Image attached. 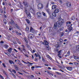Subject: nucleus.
<instances>
[{
	"mask_svg": "<svg viewBox=\"0 0 79 79\" xmlns=\"http://www.w3.org/2000/svg\"><path fill=\"white\" fill-rule=\"evenodd\" d=\"M59 41H60V42H63V40L62 39H60L59 40Z\"/></svg>",
	"mask_w": 79,
	"mask_h": 79,
	"instance_id": "c03bdc74",
	"label": "nucleus"
},
{
	"mask_svg": "<svg viewBox=\"0 0 79 79\" xmlns=\"http://www.w3.org/2000/svg\"><path fill=\"white\" fill-rule=\"evenodd\" d=\"M50 18H51V19H54V18L53 17V16L51 15L50 16Z\"/></svg>",
	"mask_w": 79,
	"mask_h": 79,
	"instance_id": "79ce46f5",
	"label": "nucleus"
},
{
	"mask_svg": "<svg viewBox=\"0 0 79 79\" xmlns=\"http://www.w3.org/2000/svg\"><path fill=\"white\" fill-rule=\"evenodd\" d=\"M57 44L58 45L57 47H59V45H61L62 44H61V43L60 42H57Z\"/></svg>",
	"mask_w": 79,
	"mask_h": 79,
	"instance_id": "dca6fc26",
	"label": "nucleus"
},
{
	"mask_svg": "<svg viewBox=\"0 0 79 79\" xmlns=\"http://www.w3.org/2000/svg\"><path fill=\"white\" fill-rule=\"evenodd\" d=\"M16 28H17L18 29H19V26H17L16 27Z\"/></svg>",
	"mask_w": 79,
	"mask_h": 79,
	"instance_id": "0e129e2a",
	"label": "nucleus"
},
{
	"mask_svg": "<svg viewBox=\"0 0 79 79\" xmlns=\"http://www.w3.org/2000/svg\"><path fill=\"white\" fill-rule=\"evenodd\" d=\"M52 15L53 16H54V17H56V13L54 12L52 14Z\"/></svg>",
	"mask_w": 79,
	"mask_h": 79,
	"instance_id": "4468645a",
	"label": "nucleus"
},
{
	"mask_svg": "<svg viewBox=\"0 0 79 79\" xmlns=\"http://www.w3.org/2000/svg\"><path fill=\"white\" fill-rule=\"evenodd\" d=\"M67 69L68 70H69V71H72L73 70V68L71 67H68Z\"/></svg>",
	"mask_w": 79,
	"mask_h": 79,
	"instance_id": "ddd939ff",
	"label": "nucleus"
},
{
	"mask_svg": "<svg viewBox=\"0 0 79 79\" xmlns=\"http://www.w3.org/2000/svg\"><path fill=\"white\" fill-rule=\"evenodd\" d=\"M59 2L60 4H62L63 3V2L62 1V0H59Z\"/></svg>",
	"mask_w": 79,
	"mask_h": 79,
	"instance_id": "2f4dec72",
	"label": "nucleus"
},
{
	"mask_svg": "<svg viewBox=\"0 0 79 79\" xmlns=\"http://www.w3.org/2000/svg\"><path fill=\"white\" fill-rule=\"evenodd\" d=\"M36 15H37L38 17H40L41 16V15H42V13L39 12L37 13Z\"/></svg>",
	"mask_w": 79,
	"mask_h": 79,
	"instance_id": "1a4fd4ad",
	"label": "nucleus"
},
{
	"mask_svg": "<svg viewBox=\"0 0 79 79\" xmlns=\"http://www.w3.org/2000/svg\"><path fill=\"white\" fill-rule=\"evenodd\" d=\"M9 62L10 64H15V62L11 60H9Z\"/></svg>",
	"mask_w": 79,
	"mask_h": 79,
	"instance_id": "9b49d317",
	"label": "nucleus"
},
{
	"mask_svg": "<svg viewBox=\"0 0 79 79\" xmlns=\"http://www.w3.org/2000/svg\"><path fill=\"white\" fill-rule=\"evenodd\" d=\"M48 5L49 4L48 3L46 4V8H47L48 7Z\"/></svg>",
	"mask_w": 79,
	"mask_h": 79,
	"instance_id": "4c0bfd02",
	"label": "nucleus"
},
{
	"mask_svg": "<svg viewBox=\"0 0 79 79\" xmlns=\"http://www.w3.org/2000/svg\"><path fill=\"white\" fill-rule=\"evenodd\" d=\"M15 69L17 71H18V65H15Z\"/></svg>",
	"mask_w": 79,
	"mask_h": 79,
	"instance_id": "412c9836",
	"label": "nucleus"
},
{
	"mask_svg": "<svg viewBox=\"0 0 79 79\" xmlns=\"http://www.w3.org/2000/svg\"><path fill=\"white\" fill-rule=\"evenodd\" d=\"M3 73L4 74H6V73L5 71L3 70Z\"/></svg>",
	"mask_w": 79,
	"mask_h": 79,
	"instance_id": "5fc2aeb1",
	"label": "nucleus"
},
{
	"mask_svg": "<svg viewBox=\"0 0 79 79\" xmlns=\"http://www.w3.org/2000/svg\"><path fill=\"white\" fill-rule=\"evenodd\" d=\"M67 55H68L69 56L70 55V52L68 51L67 53Z\"/></svg>",
	"mask_w": 79,
	"mask_h": 79,
	"instance_id": "a19ab883",
	"label": "nucleus"
},
{
	"mask_svg": "<svg viewBox=\"0 0 79 79\" xmlns=\"http://www.w3.org/2000/svg\"><path fill=\"white\" fill-rule=\"evenodd\" d=\"M35 55L36 57H38V55L36 53H35Z\"/></svg>",
	"mask_w": 79,
	"mask_h": 79,
	"instance_id": "4d7b16f0",
	"label": "nucleus"
},
{
	"mask_svg": "<svg viewBox=\"0 0 79 79\" xmlns=\"http://www.w3.org/2000/svg\"><path fill=\"white\" fill-rule=\"evenodd\" d=\"M4 47L6 48H7L8 47V45L7 44H6L4 45Z\"/></svg>",
	"mask_w": 79,
	"mask_h": 79,
	"instance_id": "cd10ccee",
	"label": "nucleus"
},
{
	"mask_svg": "<svg viewBox=\"0 0 79 79\" xmlns=\"http://www.w3.org/2000/svg\"><path fill=\"white\" fill-rule=\"evenodd\" d=\"M30 31L31 32H34V28H32V27H30Z\"/></svg>",
	"mask_w": 79,
	"mask_h": 79,
	"instance_id": "9d476101",
	"label": "nucleus"
},
{
	"mask_svg": "<svg viewBox=\"0 0 79 79\" xmlns=\"http://www.w3.org/2000/svg\"><path fill=\"white\" fill-rule=\"evenodd\" d=\"M0 11L2 13H3V10H2V9H0Z\"/></svg>",
	"mask_w": 79,
	"mask_h": 79,
	"instance_id": "a18cd8bd",
	"label": "nucleus"
},
{
	"mask_svg": "<svg viewBox=\"0 0 79 79\" xmlns=\"http://www.w3.org/2000/svg\"><path fill=\"white\" fill-rule=\"evenodd\" d=\"M18 64H19L20 66H22L23 64L21 63H18Z\"/></svg>",
	"mask_w": 79,
	"mask_h": 79,
	"instance_id": "603ef678",
	"label": "nucleus"
},
{
	"mask_svg": "<svg viewBox=\"0 0 79 79\" xmlns=\"http://www.w3.org/2000/svg\"><path fill=\"white\" fill-rule=\"evenodd\" d=\"M76 48L77 52H79V45L77 46Z\"/></svg>",
	"mask_w": 79,
	"mask_h": 79,
	"instance_id": "4be33fe9",
	"label": "nucleus"
},
{
	"mask_svg": "<svg viewBox=\"0 0 79 79\" xmlns=\"http://www.w3.org/2000/svg\"><path fill=\"white\" fill-rule=\"evenodd\" d=\"M44 42L45 43V45H47V46L46 47V48H47L48 50H50V49L48 48V47H49V46H48V42L47 41L44 40Z\"/></svg>",
	"mask_w": 79,
	"mask_h": 79,
	"instance_id": "f03ea898",
	"label": "nucleus"
},
{
	"mask_svg": "<svg viewBox=\"0 0 79 79\" xmlns=\"http://www.w3.org/2000/svg\"><path fill=\"white\" fill-rule=\"evenodd\" d=\"M35 68H41V66H35Z\"/></svg>",
	"mask_w": 79,
	"mask_h": 79,
	"instance_id": "3c124183",
	"label": "nucleus"
},
{
	"mask_svg": "<svg viewBox=\"0 0 79 79\" xmlns=\"http://www.w3.org/2000/svg\"><path fill=\"white\" fill-rule=\"evenodd\" d=\"M55 73L56 74H58V75H61V73H60L59 72H56Z\"/></svg>",
	"mask_w": 79,
	"mask_h": 79,
	"instance_id": "72a5a7b5",
	"label": "nucleus"
},
{
	"mask_svg": "<svg viewBox=\"0 0 79 79\" xmlns=\"http://www.w3.org/2000/svg\"><path fill=\"white\" fill-rule=\"evenodd\" d=\"M27 17L28 18H29V19H31V13H27Z\"/></svg>",
	"mask_w": 79,
	"mask_h": 79,
	"instance_id": "423d86ee",
	"label": "nucleus"
},
{
	"mask_svg": "<svg viewBox=\"0 0 79 79\" xmlns=\"http://www.w3.org/2000/svg\"><path fill=\"white\" fill-rule=\"evenodd\" d=\"M38 57H39V59L40 60L41 59V57H40V56L39 54H38Z\"/></svg>",
	"mask_w": 79,
	"mask_h": 79,
	"instance_id": "49530a36",
	"label": "nucleus"
},
{
	"mask_svg": "<svg viewBox=\"0 0 79 79\" xmlns=\"http://www.w3.org/2000/svg\"><path fill=\"white\" fill-rule=\"evenodd\" d=\"M14 50H15V52H18V51H17V50H16V49H14Z\"/></svg>",
	"mask_w": 79,
	"mask_h": 79,
	"instance_id": "338daca9",
	"label": "nucleus"
},
{
	"mask_svg": "<svg viewBox=\"0 0 79 79\" xmlns=\"http://www.w3.org/2000/svg\"><path fill=\"white\" fill-rule=\"evenodd\" d=\"M47 58H49V57H50V56L49 55H47Z\"/></svg>",
	"mask_w": 79,
	"mask_h": 79,
	"instance_id": "69168bd1",
	"label": "nucleus"
},
{
	"mask_svg": "<svg viewBox=\"0 0 79 79\" xmlns=\"http://www.w3.org/2000/svg\"><path fill=\"white\" fill-rule=\"evenodd\" d=\"M68 30L69 31V32H71V31H72L73 30V28H72V27H71V26L70 25H69V26H68Z\"/></svg>",
	"mask_w": 79,
	"mask_h": 79,
	"instance_id": "39448f33",
	"label": "nucleus"
},
{
	"mask_svg": "<svg viewBox=\"0 0 79 79\" xmlns=\"http://www.w3.org/2000/svg\"><path fill=\"white\" fill-rule=\"evenodd\" d=\"M26 42L27 43V44H28V41L27 40H25Z\"/></svg>",
	"mask_w": 79,
	"mask_h": 79,
	"instance_id": "e2e57ef3",
	"label": "nucleus"
},
{
	"mask_svg": "<svg viewBox=\"0 0 79 79\" xmlns=\"http://www.w3.org/2000/svg\"><path fill=\"white\" fill-rule=\"evenodd\" d=\"M4 20H5V21L4 22V23L5 24H6V20L5 19H4Z\"/></svg>",
	"mask_w": 79,
	"mask_h": 79,
	"instance_id": "09e8293b",
	"label": "nucleus"
},
{
	"mask_svg": "<svg viewBox=\"0 0 79 79\" xmlns=\"http://www.w3.org/2000/svg\"><path fill=\"white\" fill-rule=\"evenodd\" d=\"M18 73L20 74H21V75H23V74L22 73L19 72H18Z\"/></svg>",
	"mask_w": 79,
	"mask_h": 79,
	"instance_id": "6e6d98bb",
	"label": "nucleus"
},
{
	"mask_svg": "<svg viewBox=\"0 0 79 79\" xmlns=\"http://www.w3.org/2000/svg\"><path fill=\"white\" fill-rule=\"evenodd\" d=\"M66 5L68 7H71V3L69 2H67V3H66Z\"/></svg>",
	"mask_w": 79,
	"mask_h": 79,
	"instance_id": "0eeeda50",
	"label": "nucleus"
},
{
	"mask_svg": "<svg viewBox=\"0 0 79 79\" xmlns=\"http://www.w3.org/2000/svg\"><path fill=\"white\" fill-rule=\"evenodd\" d=\"M29 27L28 26L27 27L25 28V30L26 31H29Z\"/></svg>",
	"mask_w": 79,
	"mask_h": 79,
	"instance_id": "6ab92c4d",
	"label": "nucleus"
},
{
	"mask_svg": "<svg viewBox=\"0 0 79 79\" xmlns=\"http://www.w3.org/2000/svg\"><path fill=\"white\" fill-rule=\"evenodd\" d=\"M59 10L58 9H56L54 11V12L56 13H58L59 12Z\"/></svg>",
	"mask_w": 79,
	"mask_h": 79,
	"instance_id": "f8f14e48",
	"label": "nucleus"
},
{
	"mask_svg": "<svg viewBox=\"0 0 79 79\" xmlns=\"http://www.w3.org/2000/svg\"><path fill=\"white\" fill-rule=\"evenodd\" d=\"M61 36H63V35H64V33H61Z\"/></svg>",
	"mask_w": 79,
	"mask_h": 79,
	"instance_id": "774afa93",
	"label": "nucleus"
},
{
	"mask_svg": "<svg viewBox=\"0 0 79 79\" xmlns=\"http://www.w3.org/2000/svg\"><path fill=\"white\" fill-rule=\"evenodd\" d=\"M61 51H62V50H60L57 52L58 53L57 56H58V57H59L60 58H62L61 56Z\"/></svg>",
	"mask_w": 79,
	"mask_h": 79,
	"instance_id": "7ed1b4c3",
	"label": "nucleus"
},
{
	"mask_svg": "<svg viewBox=\"0 0 79 79\" xmlns=\"http://www.w3.org/2000/svg\"><path fill=\"white\" fill-rule=\"evenodd\" d=\"M10 13H12L13 11V9H11L10 10Z\"/></svg>",
	"mask_w": 79,
	"mask_h": 79,
	"instance_id": "13d9d810",
	"label": "nucleus"
},
{
	"mask_svg": "<svg viewBox=\"0 0 79 79\" xmlns=\"http://www.w3.org/2000/svg\"><path fill=\"white\" fill-rule=\"evenodd\" d=\"M63 29L62 27H60V28H59V30L60 31H63Z\"/></svg>",
	"mask_w": 79,
	"mask_h": 79,
	"instance_id": "37998d69",
	"label": "nucleus"
},
{
	"mask_svg": "<svg viewBox=\"0 0 79 79\" xmlns=\"http://www.w3.org/2000/svg\"><path fill=\"white\" fill-rule=\"evenodd\" d=\"M22 50H23L24 52H26V49H25V48L22 49Z\"/></svg>",
	"mask_w": 79,
	"mask_h": 79,
	"instance_id": "864d4df0",
	"label": "nucleus"
},
{
	"mask_svg": "<svg viewBox=\"0 0 79 79\" xmlns=\"http://www.w3.org/2000/svg\"><path fill=\"white\" fill-rule=\"evenodd\" d=\"M79 33V31H77L75 33V34H77V35H75V36H77L78 35V34Z\"/></svg>",
	"mask_w": 79,
	"mask_h": 79,
	"instance_id": "a878e982",
	"label": "nucleus"
},
{
	"mask_svg": "<svg viewBox=\"0 0 79 79\" xmlns=\"http://www.w3.org/2000/svg\"><path fill=\"white\" fill-rule=\"evenodd\" d=\"M0 77H1V78H2V79H4V78H3V76H2V75L0 76Z\"/></svg>",
	"mask_w": 79,
	"mask_h": 79,
	"instance_id": "052dcab7",
	"label": "nucleus"
},
{
	"mask_svg": "<svg viewBox=\"0 0 79 79\" xmlns=\"http://www.w3.org/2000/svg\"><path fill=\"white\" fill-rule=\"evenodd\" d=\"M15 33L17 34V35H21V33H19L17 31H15Z\"/></svg>",
	"mask_w": 79,
	"mask_h": 79,
	"instance_id": "5701e85b",
	"label": "nucleus"
},
{
	"mask_svg": "<svg viewBox=\"0 0 79 79\" xmlns=\"http://www.w3.org/2000/svg\"><path fill=\"white\" fill-rule=\"evenodd\" d=\"M12 72L14 73H15V74H16V71H15V70L14 69L12 70Z\"/></svg>",
	"mask_w": 79,
	"mask_h": 79,
	"instance_id": "ea45409f",
	"label": "nucleus"
},
{
	"mask_svg": "<svg viewBox=\"0 0 79 79\" xmlns=\"http://www.w3.org/2000/svg\"><path fill=\"white\" fill-rule=\"evenodd\" d=\"M51 3L52 5H53L54 4H55V3L53 1H52V2H51Z\"/></svg>",
	"mask_w": 79,
	"mask_h": 79,
	"instance_id": "de8ad7c7",
	"label": "nucleus"
},
{
	"mask_svg": "<svg viewBox=\"0 0 79 79\" xmlns=\"http://www.w3.org/2000/svg\"><path fill=\"white\" fill-rule=\"evenodd\" d=\"M71 20H73V21H74L76 18H75V17H72L71 18Z\"/></svg>",
	"mask_w": 79,
	"mask_h": 79,
	"instance_id": "bb28decb",
	"label": "nucleus"
},
{
	"mask_svg": "<svg viewBox=\"0 0 79 79\" xmlns=\"http://www.w3.org/2000/svg\"><path fill=\"white\" fill-rule=\"evenodd\" d=\"M20 8L22 9H23V6L21 4V2H20Z\"/></svg>",
	"mask_w": 79,
	"mask_h": 79,
	"instance_id": "b1692460",
	"label": "nucleus"
},
{
	"mask_svg": "<svg viewBox=\"0 0 79 79\" xmlns=\"http://www.w3.org/2000/svg\"><path fill=\"white\" fill-rule=\"evenodd\" d=\"M64 24V19L61 18L58 19V21L55 23L54 25V29H56V28L60 27L62 25H63Z\"/></svg>",
	"mask_w": 79,
	"mask_h": 79,
	"instance_id": "f257e3e1",
	"label": "nucleus"
},
{
	"mask_svg": "<svg viewBox=\"0 0 79 79\" xmlns=\"http://www.w3.org/2000/svg\"><path fill=\"white\" fill-rule=\"evenodd\" d=\"M38 9H39V8L41 9V8H42L44 7V6L42 3H40L38 5Z\"/></svg>",
	"mask_w": 79,
	"mask_h": 79,
	"instance_id": "20e7f679",
	"label": "nucleus"
},
{
	"mask_svg": "<svg viewBox=\"0 0 79 79\" xmlns=\"http://www.w3.org/2000/svg\"><path fill=\"white\" fill-rule=\"evenodd\" d=\"M26 21H27V23H28V24H30V22L29 21V19H26Z\"/></svg>",
	"mask_w": 79,
	"mask_h": 79,
	"instance_id": "393cba45",
	"label": "nucleus"
},
{
	"mask_svg": "<svg viewBox=\"0 0 79 79\" xmlns=\"http://www.w3.org/2000/svg\"><path fill=\"white\" fill-rule=\"evenodd\" d=\"M2 64L3 65V66L4 68H6V65H5V64L3 63Z\"/></svg>",
	"mask_w": 79,
	"mask_h": 79,
	"instance_id": "58836bf2",
	"label": "nucleus"
},
{
	"mask_svg": "<svg viewBox=\"0 0 79 79\" xmlns=\"http://www.w3.org/2000/svg\"><path fill=\"white\" fill-rule=\"evenodd\" d=\"M30 37V39H33V35L31 34H30L29 35V37Z\"/></svg>",
	"mask_w": 79,
	"mask_h": 79,
	"instance_id": "a211bd4d",
	"label": "nucleus"
},
{
	"mask_svg": "<svg viewBox=\"0 0 79 79\" xmlns=\"http://www.w3.org/2000/svg\"><path fill=\"white\" fill-rule=\"evenodd\" d=\"M27 63H28L29 64H33V63H31V62H27Z\"/></svg>",
	"mask_w": 79,
	"mask_h": 79,
	"instance_id": "680f3d73",
	"label": "nucleus"
},
{
	"mask_svg": "<svg viewBox=\"0 0 79 79\" xmlns=\"http://www.w3.org/2000/svg\"><path fill=\"white\" fill-rule=\"evenodd\" d=\"M27 47V48H30V46L29 45V44H26Z\"/></svg>",
	"mask_w": 79,
	"mask_h": 79,
	"instance_id": "c9c22d12",
	"label": "nucleus"
},
{
	"mask_svg": "<svg viewBox=\"0 0 79 79\" xmlns=\"http://www.w3.org/2000/svg\"><path fill=\"white\" fill-rule=\"evenodd\" d=\"M42 59L43 61L44 62H45V59H44V57H42Z\"/></svg>",
	"mask_w": 79,
	"mask_h": 79,
	"instance_id": "7c9ffc66",
	"label": "nucleus"
},
{
	"mask_svg": "<svg viewBox=\"0 0 79 79\" xmlns=\"http://www.w3.org/2000/svg\"><path fill=\"white\" fill-rule=\"evenodd\" d=\"M74 59H75V60H77V59L78 58V57H79L77 56H74Z\"/></svg>",
	"mask_w": 79,
	"mask_h": 79,
	"instance_id": "c756f323",
	"label": "nucleus"
},
{
	"mask_svg": "<svg viewBox=\"0 0 79 79\" xmlns=\"http://www.w3.org/2000/svg\"><path fill=\"white\" fill-rule=\"evenodd\" d=\"M22 47H23L22 49L25 48V46H24V45H22Z\"/></svg>",
	"mask_w": 79,
	"mask_h": 79,
	"instance_id": "8fccbe9b",
	"label": "nucleus"
},
{
	"mask_svg": "<svg viewBox=\"0 0 79 79\" xmlns=\"http://www.w3.org/2000/svg\"><path fill=\"white\" fill-rule=\"evenodd\" d=\"M56 7H57L56 5H53L52 6V10H54V9H56Z\"/></svg>",
	"mask_w": 79,
	"mask_h": 79,
	"instance_id": "6e6552de",
	"label": "nucleus"
},
{
	"mask_svg": "<svg viewBox=\"0 0 79 79\" xmlns=\"http://www.w3.org/2000/svg\"><path fill=\"white\" fill-rule=\"evenodd\" d=\"M46 11H47V12L48 14H49V15H50V9H46Z\"/></svg>",
	"mask_w": 79,
	"mask_h": 79,
	"instance_id": "f3484780",
	"label": "nucleus"
},
{
	"mask_svg": "<svg viewBox=\"0 0 79 79\" xmlns=\"http://www.w3.org/2000/svg\"><path fill=\"white\" fill-rule=\"evenodd\" d=\"M71 24V22L70 21L67 22H66V24Z\"/></svg>",
	"mask_w": 79,
	"mask_h": 79,
	"instance_id": "473e14b6",
	"label": "nucleus"
},
{
	"mask_svg": "<svg viewBox=\"0 0 79 79\" xmlns=\"http://www.w3.org/2000/svg\"><path fill=\"white\" fill-rule=\"evenodd\" d=\"M34 68H35V67L34 66H32L31 67V70L33 71H34Z\"/></svg>",
	"mask_w": 79,
	"mask_h": 79,
	"instance_id": "e433bc0d",
	"label": "nucleus"
},
{
	"mask_svg": "<svg viewBox=\"0 0 79 79\" xmlns=\"http://www.w3.org/2000/svg\"><path fill=\"white\" fill-rule=\"evenodd\" d=\"M11 50H12V48H10L8 50V51L9 53H11Z\"/></svg>",
	"mask_w": 79,
	"mask_h": 79,
	"instance_id": "2eb2a0df",
	"label": "nucleus"
},
{
	"mask_svg": "<svg viewBox=\"0 0 79 79\" xmlns=\"http://www.w3.org/2000/svg\"><path fill=\"white\" fill-rule=\"evenodd\" d=\"M23 3L24 5L25 6H26V5H27V2H26V1H23Z\"/></svg>",
	"mask_w": 79,
	"mask_h": 79,
	"instance_id": "aec40b11",
	"label": "nucleus"
},
{
	"mask_svg": "<svg viewBox=\"0 0 79 79\" xmlns=\"http://www.w3.org/2000/svg\"><path fill=\"white\" fill-rule=\"evenodd\" d=\"M69 64H70L71 65H73V63H71V62H70V63H69Z\"/></svg>",
	"mask_w": 79,
	"mask_h": 79,
	"instance_id": "bf43d9fd",
	"label": "nucleus"
},
{
	"mask_svg": "<svg viewBox=\"0 0 79 79\" xmlns=\"http://www.w3.org/2000/svg\"><path fill=\"white\" fill-rule=\"evenodd\" d=\"M42 14L44 16H46V14H45V13H44V12H42Z\"/></svg>",
	"mask_w": 79,
	"mask_h": 79,
	"instance_id": "f704fd0d",
	"label": "nucleus"
},
{
	"mask_svg": "<svg viewBox=\"0 0 79 79\" xmlns=\"http://www.w3.org/2000/svg\"><path fill=\"white\" fill-rule=\"evenodd\" d=\"M10 21H11V22L12 23V24H15V22H14L13 19H11L10 20Z\"/></svg>",
	"mask_w": 79,
	"mask_h": 79,
	"instance_id": "c85d7f7f",
	"label": "nucleus"
}]
</instances>
